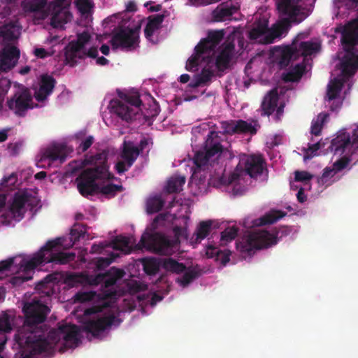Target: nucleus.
Wrapping results in <instances>:
<instances>
[{
    "mask_svg": "<svg viewBox=\"0 0 358 358\" xmlns=\"http://www.w3.org/2000/svg\"><path fill=\"white\" fill-rule=\"evenodd\" d=\"M123 274L122 270L116 268H111L106 274H99L96 276L84 273H53L38 282L36 289L49 296L59 292V283L61 280L69 287L78 285L101 284V294L80 292L73 298L75 303H92V308L85 311L80 319V322L87 332L90 333L94 337L100 338L110 327L120 323L119 313L133 310L136 301H146L151 306H154L162 300V297L155 292L148 290L146 285L136 280H131L127 283V292H117L115 284Z\"/></svg>",
    "mask_w": 358,
    "mask_h": 358,
    "instance_id": "nucleus-1",
    "label": "nucleus"
},
{
    "mask_svg": "<svg viewBox=\"0 0 358 358\" xmlns=\"http://www.w3.org/2000/svg\"><path fill=\"white\" fill-rule=\"evenodd\" d=\"M207 132V138L202 150L196 152L193 163L196 168L194 171L189 187L194 195H199L207 192L208 185L222 189L234 196L242 195L248 188V179L257 177L264 169V162L260 155L239 156V162L235 169L227 176L224 174L222 168L211 176L208 182H206V173L202 169L208 164L215 162L222 151L221 137L218 132L208 131V126L202 124L192 130L194 136Z\"/></svg>",
    "mask_w": 358,
    "mask_h": 358,
    "instance_id": "nucleus-2",
    "label": "nucleus"
},
{
    "mask_svg": "<svg viewBox=\"0 0 358 358\" xmlns=\"http://www.w3.org/2000/svg\"><path fill=\"white\" fill-rule=\"evenodd\" d=\"M50 311L45 301L33 299L24 303L22 312L25 320L15 335L14 348L18 350L14 358H36L41 353L53 350L64 352L76 348L80 341L79 328L71 324H61L50 330L46 336L38 325Z\"/></svg>",
    "mask_w": 358,
    "mask_h": 358,
    "instance_id": "nucleus-3",
    "label": "nucleus"
},
{
    "mask_svg": "<svg viewBox=\"0 0 358 358\" xmlns=\"http://www.w3.org/2000/svg\"><path fill=\"white\" fill-rule=\"evenodd\" d=\"M358 11V0H334V13L337 17H345L351 12ZM336 32L341 34L344 51L338 55L336 68L332 73L325 101L331 110L341 108L351 87V76L358 69V17Z\"/></svg>",
    "mask_w": 358,
    "mask_h": 358,
    "instance_id": "nucleus-4",
    "label": "nucleus"
},
{
    "mask_svg": "<svg viewBox=\"0 0 358 358\" xmlns=\"http://www.w3.org/2000/svg\"><path fill=\"white\" fill-rule=\"evenodd\" d=\"M92 238L85 226L74 225L69 236L50 240L32 254L19 255L0 262V279L13 275L10 282L13 286H18L31 279L38 266L50 262L64 264L73 261L76 255L65 250L77 241Z\"/></svg>",
    "mask_w": 358,
    "mask_h": 358,
    "instance_id": "nucleus-5",
    "label": "nucleus"
},
{
    "mask_svg": "<svg viewBox=\"0 0 358 358\" xmlns=\"http://www.w3.org/2000/svg\"><path fill=\"white\" fill-rule=\"evenodd\" d=\"M224 35L223 30L210 31L195 47L194 53L187 59L185 68L189 71L201 70V73L195 75L185 89L177 90L180 99L185 101L195 99L199 87L208 85L217 71L228 68L234 45L226 43L217 48Z\"/></svg>",
    "mask_w": 358,
    "mask_h": 358,
    "instance_id": "nucleus-6",
    "label": "nucleus"
},
{
    "mask_svg": "<svg viewBox=\"0 0 358 358\" xmlns=\"http://www.w3.org/2000/svg\"><path fill=\"white\" fill-rule=\"evenodd\" d=\"M191 206L189 199L170 203L169 211L159 214L145 229L138 248L164 255L178 251L180 243L187 237Z\"/></svg>",
    "mask_w": 358,
    "mask_h": 358,
    "instance_id": "nucleus-7",
    "label": "nucleus"
},
{
    "mask_svg": "<svg viewBox=\"0 0 358 358\" xmlns=\"http://www.w3.org/2000/svg\"><path fill=\"white\" fill-rule=\"evenodd\" d=\"M327 146V154L331 155V164L327 166L320 178L318 184L327 187L339 179V173L346 169L349 164L350 155L358 150V124L348 131L341 129L329 141H320L308 148H304L303 160L307 161L313 157L320 155L319 150Z\"/></svg>",
    "mask_w": 358,
    "mask_h": 358,
    "instance_id": "nucleus-8",
    "label": "nucleus"
},
{
    "mask_svg": "<svg viewBox=\"0 0 358 358\" xmlns=\"http://www.w3.org/2000/svg\"><path fill=\"white\" fill-rule=\"evenodd\" d=\"M327 146V154L331 155V164L327 166L320 178L318 184L327 187L339 179V173L346 169L349 164L350 155L358 150V124L348 131L341 129L329 141H320L308 148H304L303 160L307 161L313 157L320 155L319 150Z\"/></svg>",
    "mask_w": 358,
    "mask_h": 358,
    "instance_id": "nucleus-9",
    "label": "nucleus"
},
{
    "mask_svg": "<svg viewBox=\"0 0 358 358\" xmlns=\"http://www.w3.org/2000/svg\"><path fill=\"white\" fill-rule=\"evenodd\" d=\"M327 146V154L331 155V164L327 166L320 178L318 184L327 187L339 179V173L346 169L349 164L350 155L358 150V124L348 131L341 129L329 141H320L308 148H304L303 160L307 161L313 157L320 155L319 150Z\"/></svg>",
    "mask_w": 358,
    "mask_h": 358,
    "instance_id": "nucleus-10",
    "label": "nucleus"
},
{
    "mask_svg": "<svg viewBox=\"0 0 358 358\" xmlns=\"http://www.w3.org/2000/svg\"><path fill=\"white\" fill-rule=\"evenodd\" d=\"M164 20L162 15H152L143 20L131 21V17L127 12L113 14L103 22V26L109 29L113 28V34L110 39L111 45L114 49H135L139 43V29L143 26L144 34L147 40L157 43L161 38L159 36L162 24Z\"/></svg>",
    "mask_w": 358,
    "mask_h": 358,
    "instance_id": "nucleus-11",
    "label": "nucleus"
},
{
    "mask_svg": "<svg viewBox=\"0 0 358 358\" xmlns=\"http://www.w3.org/2000/svg\"><path fill=\"white\" fill-rule=\"evenodd\" d=\"M315 0H277L280 20L271 28L268 27V16L264 15L256 20L249 32L250 40L259 43H271L285 36L290 22L303 21L311 12Z\"/></svg>",
    "mask_w": 358,
    "mask_h": 358,
    "instance_id": "nucleus-12",
    "label": "nucleus"
},
{
    "mask_svg": "<svg viewBox=\"0 0 358 358\" xmlns=\"http://www.w3.org/2000/svg\"><path fill=\"white\" fill-rule=\"evenodd\" d=\"M22 173L5 176L0 180V223L10 224L21 220L27 210L39 204L38 192L34 189H20Z\"/></svg>",
    "mask_w": 358,
    "mask_h": 358,
    "instance_id": "nucleus-13",
    "label": "nucleus"
},
{
    "mask_svg": "<svg viewBox=\"0 0 358 358\" xmlns=\"http://www.w3.org/2000/svg\"><path fill=\"white\" fill-rule=\"evenodd\" d=\"M83 164L85 169L76 178L78 189L83 196L101 194L111 197L122 191L121 185L112 183L105 153L87 157Z\"/></svg>",
    "mask_w": 358,
    "mask_h": 358,
    "instance_id": "nucleus-14",
    "label": "nucleus"
},
{
    "mask_svg": "<svg viewBox=\"0 0 358 358\" xmlns=\"http://www.w3.org/2000/svg\"><path fill=\"white\" fill-rule=\"evenodd\" d=\"M285 216L280 210H271L264 216L256 219L253 225L258 227L247 231L236 243V250L242 259H247L257 251L275 245L279 240V231L274 227H264L273 224Z\"/></svg>",
    "mask_w": 358,
    "mask_h": 358,
    "instance_id": "nucleus-15",
    "label": "nucleus"
},
{
    "mask_svg": "<svg viewBox=\"0 0 358 358\" xmlns=\"http://www.w3.org/2000/svg\"><path fill=\"white\" fill-rule=\"evenodd\" d=\"M67 0H31L22 3L23 10L34 13L36 20L50 17V24L55 28H62L71 20Z\"/></svg>",
    "mask_w": 358,
    "mask_h": 358,
    "instance_id": "nucleus-16",
    "label": "nucleus"
},
{
    "mask_svg": "<svg viewBox=\"0 0 358 358\" xmlns=\"http://www.w3.org/2000/svg\"><path fill=\"white\" fill-rule=\"evenodd\" d=\"M102 41V36L94 38L88 31L78 33L76 38L70 41L66 48V62L70 66H73L78 60L89 57L94 59L97 65L107 64L108 59L103 57H98L97 47Z\"/></svg>",
    "mask_w": 358,
    "mask_h": 358,
    "instance_id": "nucleus-17",
    "label": "nucleus"
},
{
    "mask_svg": "<svg viewBox=\"0 0 358 358\" xmlns=\"http://www.w3.org/2000/svg\"><path fill=\"white\" fill-rule=\"evenodd\" d=\"M306 36V34H299L291 46L273 48L270 52L271 61L282 66H286L290 60L301 57L304 61L305 57L317 53L320 48V42L317 39L308 42L301 41Z\"/></svg>",
    "mask_w": 358,
    "mask_h": 358,
    "instance_id": "nucleus-18",
    "label": "nucleus"
},
{
    "mask_svg": "<svg viewBox=\"0 0 358 358\" xmlns=\"http://www.w3.org/2000/svg\"><path fill=\"white\" fill-rule=\"evenodd\" d=\"M20 30L17 20L10 21L0 27V44L5 45L0 51V71H9L16 65L20 57V50L10 44L20 37Z\"/></svg>",
    "mask_w": 358,
    "mask_h": 358,
    "instance_id": "nucleus-19",
    "label": "nucleus"
},
{
    "mask_svg": "<svg viewBox=\"0 0 358 358\" xmlns=\"http://www.w3.org/2000/svg\"><path fill=\"white\" fill-rule=\"evenodd\" d=\"M141 262L148 274L155 273L161 267L167 272L178 275L176 282L182 287L187 286L196 277V271L192 266H186L172 258L157 261L153 257H146Z\"/></svg>",
    "mask_w": 358,
    "mask_h": 358,
    "instance_id": "nucleus-20",
    "label": "nucleus"
},
{
    "mask_svg": "<svg viewBox=\"0 0 358 358\" xmlns=\"http://www.w3.org/2000/svg\"><path fill=\"white\" fill-rule=\"evenodd\" d=\"M134 241L132 237L117 236L111 243L93 245L92 252L106 254L108 257H99L96 262L97 269L108 266L120 253L127 254L131 250Z\"/></svg>",
    "mask_w": 358,
    "mask_h": 358,
    "instance_id": "nucleus-21",
    "label": "nucleus"
},
{
    "mask_svg": "<svg viewBox=\"0 0 358 358\" xmlns=\"http://www.w3.org/2000/svg\"><path fill=\"white\" fill-rule=\"evenodd\" d=\"M141 101L138 94H120L119 99L110 101V110L127 121L131 120L141 110Z\"/></svg>",
    "mask_w": 358,
    "mask_h": 358,
    "instance_id": "nucleus-22",
    "label": "nucleus"
},
{
    "mask_svg": "<svg viewBox=\"0 0 358 358\" xmlns=\"http://www.w3.org/2000/svg\"><path fill=\"white\" fill-rule=\"evenodd\" d=\"M73 148L64 143H52L41 150L36 165L41 168L51 166L55 162H63Z\"/></svg>",
    "mask_w": 358,
    "mask_h": 358,
    "instance_id": "nucleus-23",
    "label": "nucleus"
},
{
    "mask_svg": "<svg viewBox=\"0 0 358 358\" xmlns=\"http://www.w3.org/2000/svg\"><path fill=\"white\" fill-rule=\"evenodd\" d=\"M15 92L7 101L8 108L16 115H24L25 112L38 106L33 101L29 90L22 85H15Z\"/></svg>",
    "mask_w": 358,
    "mask_h": 358,
    "instance_id": "nucleus-24",
    "label": "nucleus"
},
{
    "mask_svg": "<svg viewBox=\"0 0 358 358\" xmlns=\"http://www.w3.org/2000/svg\"><path fill=\"white\" fill-rule=\"evenodd\" d=\"M313 176L305 171L294 172V179L290 181V187L292 190H296L297 200L303 203L307 199L306 192L310 189V181Z\"/></svg>",
    "mask_w": 358,
    "mask_h": 358,
    "instance_id": "nucleus-25",
    "label": "nucleus"
},
{
    "mask_svg": "<svg viewBox=\"0 0 358 358\" xmlns=\"http://www.w3.org/2000/svg\"><path fill=\"white\" fill-rule=\"evenodd\" d=\"M138 155L139 151L136 145L132 142L124 141L122 154L115 165L117 172L122 173L126 171L132 165Z\"/></svg>",
    "mask_w": 358,
    "mask_h": 358,
    "instance_id": "nucleus-26",
    "label": "nucleus"
},
{
    "mask_svg": "<svg viewBox=\"0 0 358 358\" xmlns=\"http://www.w3.org/2000/svg\"><path fill=\"white\" fill-rule=\"evenodd\" d=\"M284 107L282 95L279 94L277 89L271 90L264 98L262 109L264 115H270L275 110L280 113Z\"/></svg>",
    "mask_w": 358,
    "mask_h": 358,
    "instance_id": "nucleus-27",
    "label": "nucleus"
},
{
    "mask_svg": "<svg viewBox=\"0 0 358 358\" xmlns=\"http://www.w3.org/2000/svg\"><path fill=\"white\" fill-rule=\"evenodd\" d=\"M257 127L258 124L256 122H248L243 120H231L222 123L224 132L229 134L241 132L255 134Z\"/></svg>",
    "mask_w": 358,
    "mask_h": 358,
    "instance_id": "nucleus-28",
    "label": "nucleus"
},
{
    "mask_svg": "<svg viewBox=\"0 0 358 358\" xmlns=\"http://www.w3.org/2000/svg\"><path fill=\"white\" fill-rule=\"evenodd\" d=\"M55 87V80L49 75H42L34 86V96L37 101L43 102L52 93Z\"/></svg>",
    "mask_w": 358,
    "mask_h": 358,
    "instance_id": "nucleus-29",
    "label": "nucleus"
},
{
    "mask_svg": "<svg viewBox=\"0 0 358 358\" xmlns=\"http://www.w3.org/2000/svg\"><path fill=\"white\" fill-rule=\"evenodd\" d=\"M238 6L231 2L222 3L213 11V16L216 21H224L230 19V17L237 12Z\"/></svg>",
    "mask_w": 358,
    "mask_h": 358,
    "instance_id": "nucleus-30",
    "label": "nucleus"
},
{
    "mask_svg": "<svg viewBox=\"0 0 358 358\" xmlns=\"http://www.w3.org/2000/svg\"><path fill=\"white\" fill-rule=\"evenodd\" d=\"M230 255L231 252L228 250H221L211 245L206 248V256L208 258H215V261L222 265H225L229 261Z\"/></svg>",
    "mask_w": 358,
    "mask_h": 358,
    "instance_id": "nucleus-31",
    "label": "nucleus"
},
{
    "mask_svg": "<svg viewBox=\"0 0 358 358\" xmlns=\"http://www.w3.org/2000/svg\"><path fill=\"white\" fill-rule=\"evenodd\" d=\"M76 8L82 17L90 20L93 13L94 4L92 0H76Z\"/></svg>",
    "mask_w": 358,
    "mask_h": 358,
    "instance_id": "nucleus-32",
    "label": "nucleus"
},
{
    "mask_svg": "<svg viewBox=\"0 0 358 358\" xmlns=\"http://www.w3.org/2000/svg\"><path fill=\"white\" fill-rule=\"evenodd\" d=\"M185 183V177L179 174H176L168 180L165 189L169 193L178 192L182 190Z\"/></svg>",
    "mask_w": 358,
    "mask_h": 358,
    "instance_id": "nucleus-33",
    "label": "nucleus"
},
{
    "mask_svg": "<svg viewBox=\"0 0 358 358\" xmlns=\"http://www.w3.org/2000/svg\"><path fill=\"white\" fill-rule=\"evenodd\" d=\"M165 199L162 195L150 196L146 201V211L149 214L158 212L164 206Z\"/></svg>",
    "mask_w": 358,
    "mask_h": 358,
    "instance_id": "nucleus-34",
    "label": "nucleus"
},
{
    "mask_svg": "<svg viewBox=\"0 0 358 358\" xmlns=\"http://www.w3.org/2000/svg\"><path fill=\"white\" fill-rule=\"evenodd\" d=\"M212 225L211 221H203L201 222L196 229L194 234L195 240L192 242V244L198 243L203 240L208 234Z\"/></svg>",
    "mask_w": 358,
    "mask_h": 358,
    "instance_id": "nucleus-35",
    "label": "nucleus"
},
{
    "mask_svg": "<svg viewBox=\"0 0 358 358\" xmlns=\"http://www.w3.org/2000/svg\"><path fill=\"white\" fill-rule=\"evenodd\" d=\"M306 69L307 66L303 63L297 64L284 76V79L286 81H296L302 76Z\"/></svg>",
    "mask_w": 358,
    "mask_h": 358,
    "instance_id": "nucleus-36",
    "label": "nucleus"
},
{
    "mask_svg": "<svg viewBox=\"0 0 358 358\" xmlns=\"http://www.w3.org/2000/svg\"><path fill=\"white\" fill-rule=\"evenodd\" d=\"M328 115L327 113H320L312 121L311 124V133L315 135H318L322 128L324 124L327 122Z\"/></svg>",
    "mask_w": 358,
    "mask_h": 358,
    "instance_id": "nucleus-37",
    "label": "nucleus"
},
{
    "mask_svg": "<svg viewBox=\"0 0 358 358\" xmlns=\"http://www.w3.org/2000/svg\"><path fill=\"white\" fill-rule=\"evenodd\" d=\"M238 230L235 227H229L221 233L220 244L227 245L235 238Z\"/></svg>",
    "mask_w": 358,
    "mask_h": 358,
    "instance_id": "nucleus-38",
    "label": "nucleus"
},
{
    "mask_svg": "<svg viewBox=\"0 0 358 358\" xmlns=\"http://www.w3.org/2000/svg\"><path fill=\"white\" fill-rule=\"evenodd\" d=\"M55 53V50L52 47L45 49L42 47H35L33 50V54L37 58L44 59L52 56Z\"/></svg>",
    "mask_w": 358,
    "mask_h": 358,
    "instance_id": "nucleus-39",
    "label": "nucleus"
},
{
    "mask_svg": "<svg viewBox=\"0 0 358 358\" xmlns=\"http://www.w3.org/2000/svg\"><path fill=\"white\" fill-rule=\"evenodd\" d=\"M282 143V136L281 134H273L266 138V144L268 148H273Z\"/></svg>",
    "mask_w": 358,
    "mask_h": 358,
    "instance_id": "nucleus-40",
    "label": "nucleus"
},
{
    "mask_svg": "<svg viewBox=\"0 0 358 358\" xmlns=\"http://www.w3.org/2000/svg\"><path fill=\"white\" fill-rule=\"evenodd\" d=\"M217 1V0H215L213 1V2H215ZM212 3L213 1L210 0H187V4L194 6H205Z\"/></svg>",
    "mask_w": 358,
    "mask_h": 358,
    "instance_id": "nucleus-41",
    "label": "nucleus"
},
{
    "mask_svg": "<svg viewBox=\"0 0 358 358\" xmlns=\"http://www.w3.org/2000/svg\"><path fill=\"white\" fill-rule=\"evenodd\" d=\"M92 143H93V137L90 136H87L84 141H83L81 142V143L80 144V147L83 151H85L91 146Z\"/></svg>",
    "mask_w": 358,
    "mask_h": 358,
    "instance_id": "nucleus-42",
    "label": "nucleus"
},
{
    "mask_svg": "<svg viewBox=\"0 0 358 358\" xmlns=\"http://www.w3.org/2000/svg\"><path fill=\"white\" fill-rule=\"evenodd\" d=\"M20 148V145L17 143H15L9 145L8 150L12 155H16L18 152Z\"/></svg>",
    "mask_w": 358,
    "mask_h": 358,
    "instance_id": "nucleus-43",
    "label": "nucleus"
},
{
    "mask_svg": "<svg viewBox=\"0 0 358 358\" xmlns=\"http://www.w3.org/2000/svg\"><path fill=\"white\" fill-rule=\"evenodd\" d=\"M152 3L151 1H149V2H146L145 4H144V6L145 8H147L150 11H159L161 10V6L157 4V5H155V6H150V5H151Z\"/></svg>",
    "mask_w": 358,
    "mask_h": 358,
    "instance_id": "nucleus-44",
    "label": "nucleus"
},
{
    "mask_svg": "<svg viewBox=\"0 0 358 358\" xmlns=\"http://www.w3.org/2000/svg\"><path fill=\"white\" fill-rule=\"evenodd\" d=\"M11 13V8L9 6H5L3 8V10L0 13V16L1 18H5L10 15Z\"/></svg>",
    "mask_w": 358,
    "mask_h": 358,
    "instance_id": "nucleus-45",
    "label": "nucleus"
},
{
    "mask_svg": "<svg viewBox=\"0 0 358 358\" xmlns=\"http://www.w3.org/2000/svg\"><path fill=\"white\" fill-rule=\"evenodd\" d=\"M190 80V76L188 75V74H182L180 77H179V81L180 83H182V84H186Z\"/></svg>",
    "mask_w": 358,
    "mask_h": 358,
    "instance_id": "nucleus-46",
    "label": "nucleus"
},
{
    "mask_svg": "<svg viewBox=\"0 0 358 358\" xmlns=\"http://www.w3.org/2000/svg\"><path fill=\"white\" fill-rule=\"evenodd\" d=\"M8 138V129L0 130V142L5 141Z\"/></svg>",
    "mask_w": 358,
    "mask_h": 358,
    "instance_id": "nucleus-47",
    "label": "nucleus"
},
{
    "mask_svg": "<svg viewBox=\"0 0 358 358\" xmlns=\"http://www.w3.org/2000/svg\"><path fill=\"white\" fill-rule=\"evenodd\" d=\"M126 10L127 11H134L136 10V4L134 2H129L126 5Z\"/></svg>",
    "mask_w": 358,
    "mask_h": 358,
    "instance_id": "nucleus-48",
    "label": "nucleus"
},
{
    "mask_svg": "<svg viewBox=\"0 0 358 358\" xmlns=\"http://www.w3.org/2000/svg\"><path fill=\"white\" fill-rule=\"evenodd\" d=\"M100 50L101 53L104 55H108L110 52L109 47L107 45H101Z\"/></svg>",
    "mask_w": 358,
    "mask_h": 358,
    "instance_id": "nucleus-49",
    "label": "nucleus"
},
{
    "mask_svg": "<svg viewBox=\"0 0 358 358\" xmlns=\"http://www.w3.org/2000/svg\"><path fill=\"white\" fill-rule=\"evenodd\" d=\"M45 176H46V173L45 171H41V172L37 173L35 175V178L38 179V180H41V179L45 178Z\"/></svg>",
    "mask_w": 358,
    "mask_h": 358,
    "instance_id": "nucleus-50",
    "label": "nucleus"
},
{
    "mask_svg": "<svg viewBox=\"0 0 358 358\" xmlns=\"http://www.w3.org/2000/svg\"><path fill=\"white\" fill-rule=\"evenodd\" d=\"M57 41H58V38L57 36L50 37L46 40V43H54V44L57 43Z\"/></svg>",
    "mask_w": 358,
    "mask_h": 358,
    "instance_id": "nucleus-51",
    "label": "nucleus"
},
{
    "mask_svg": "<svg viewBox=\"0 0 358 358\" xmlns=\"http://www.w3.org/2000/svg\"><path fill=\"white\" fill-rule=\"evenodd\" d=\"M30 71V67L28 66H26L23 68H22L20 70V73L22 75H24V74H27Z\"/></svg>",
    "mask_w": 358,
    "mask_h": 358,
    "instance_id": "nucleus-52",
    "label": "nucleus"
},
{
    "mask_svg": "<svg viewBox=\"0 0 358 358\" xmlns=\"http://www.w3.org/2000/svg\"><path fill=\"white\" fill-rule=\"evenodd\" d=\"M239 36V34L236 31H234L230 37H229V39L234 40L235 38H238Z\"/></svg>",
    "mask_w": 358,
    "mask_h": 358,
    "instance_id": "nucleus-53",
    "label": "nucleus"
},
{
    "mask_svg": "<svg viewBox=\"0 0 358 358\" xmlns=\"http://www.w3.org/2000/svg\"><path fill=\"white\" fill-rule=\"evenodd\" d=\"M5 290L3 287H0V301L3 298Z\"/></svg>",
    "mask_w": 358,
    "mask_h": 358,
    "instance_id": "nucleus-54",
    "label": "nucleus"
},
{
    "mask_svg": "<svg viewBox=\"0 0 358 358\" xmlns=\"http://www.w3.org/2000/svg\"><path fill=\"white\" fill-rule=\"evenodd\" d=\"M80 260H81V261H83V262H85V259H84V257H83V254L80 255Z\"/></svg>",
    "mask_w": 358,
    "mask_h": 358,
    "instance_id": "nucleus-55",
    "label": "nucleus"
},
{
    "mask_svg": "<svg viewBox=\"0 0 358 358\" xmlns=\"http://www.w3.org/2000/svg\"><path fill=\"white\" fill-rule=\"evenodd\" d=\"M4 2L6 3H10L13 0H3Z\"/></svg>",
    "mask_w": 358,
    "mask_h": 358,
    "instance_id": "nucleus-56",
    "label": "nucleus"
},
{
    "mask_svg": "<svg viewBox=\"0 0 358 358\" xmlns=\"http://www.w3.org/2000/svg\"><path fill=\"white\" fill-rule=\"evenodd\" d=\"M1 358H2V357H1Z\"/></svg>",
    "mask_w": 358,
    "mask_h": 358,
    "instance_id": "nucleus-57",
    "label": "nucleus"
}]
</instances>
